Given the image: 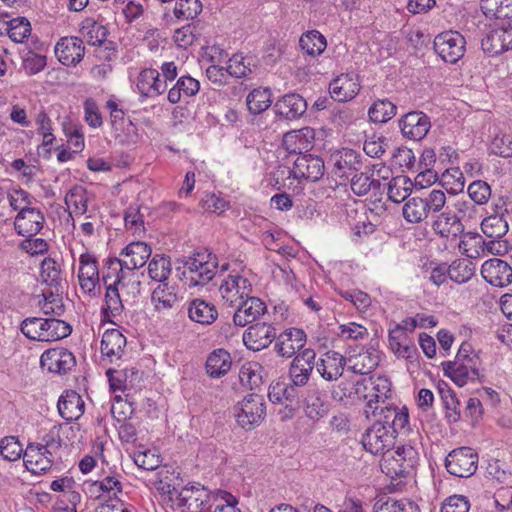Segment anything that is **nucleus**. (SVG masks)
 I'll use <instances>...</instances> for the list:
<instances>
[{
  "instance_id": "obj_34",
  "label": "nucleus",
  "mask_w": 512,
  "mask_h": 512,
  "mask_svg": "<svg viewBox=\"0 0 512 512\" xmlns=\"http://www.w3.org/2000/svg\"><path fill=\"white\" fill-rule=\"evenodd\" d=\"M106 375L109 380L110 388L116 391H126L135 387L141 380L142 372L138 369L125 368V369H108Z\"/></svg>"
},
{
  "instance_id": "obj_46",
  "label": "nucleus",
  "mask_w": 512,
  "mask_h": 512,
  "mask_svg": "<svg viewBox=\"0 0 512 512\" xmlns=\"http://www.w3.org/2000/svg\"><path fill=\"white\" fill-rule=\"evenodd\" d=\"M479 210V208L469 202H457L454 206L451 224L476 222L478 220H481L480 224H485L487 218H482V214L477 217Z\"/></svg>"
},
{
  "instance_id": "obj_43",
  "label": "nucleus",
  "mask_w": 512,
  "mask_h": 512,
  "mask_svg": "<svg viewBox=\"0 0 512 512\" xmlns=\"http://www.w3.org/2000/svg\"><path fill=\"white\" fill-rule=\"evenodd\" d=\"M374 512H420L418 506L408 499L380 497L374 504Z\"/></svg>"
},
{
  "instance_id": "obj_23",
  "label": "nucleus",
  "mask_w": 512,
  "mask_h": 512,
  "mask_svg": "<svg viewBox=\"0 0 512 512\" xmlns=\"http://www.w3.org/2000/svg\"><path fill=\"white\" fill-rule=\"evenodd\" d=\"M7 197L10 206L19 211L16 220L27 219L32 224H42L44 217L38 209L31 207L32 197L27 191L17 189L12 194H8Z\"/></svg>"
},
{
  "instance_id": "obj_12",
  "label": "nucleus",
  "mask_w": 512,
  "mask_h": 512,
  "mask_svg": "<svg viewBox=\"0 0 512 512\" xmlns=\"http://www.w3.org/2000/svg\"><path fill=\"white\" fill-rule=\"evenodd\" d=\"M396 434L390 427L374 423L363 435L362 445L371 454L383 455L394 446Z\"/></svg>"
},
{
  "instance_id": "obj_51",
  "label": "nucleus",
  "mask_w": 512,
  "mask_h": 512,
  "mask_svg": "<svg viewBox=\"0 0 512 512\" xmlns=\"http://www.w3.org/2000/svg\"><path fill=\"white\" fill-rule=\"evenodd\" d=\"M299 45L308 55L318 56L325 50L327 42L319 31L312 30L300 37Z\"/></svg>"
},
{
  "instance_id": "obj_27",
  "label": "nucleus",
  "mask_w": 512,
  "mask_h": 512,
  "mask_svg": "<svg viewBox=\"0 0 512 512\" xmlns=\"http://www.w3.org/2000/svg\"><path fill=\"white\" fill-rule=\"evenodd\" d=\"M315 130L311 127H303L287 132L283 136V147L289 154L307 153L314 145Z\"/></svg>"
},
{
  "instance_id": "obj_29",
  "label": "nucleus",
  "mask_w": 512,
  "mask_h": 512,
  "mask_svg": "<svg viewBox=\"0 0 512 512\" xmlns=\"http://www.w3.org/2000/svg\"><path fill=\"white\" fill-rule=\"evenodd\" d=\"M78 279L84 293L95 295L96 287L99 284V271L96 259L88 254H82L79 259Z\"/></svg>"
},
{
  "instance_id": "obj_40",
  "label": "nucleus",
  "mask_w": 512,
  "mask_h": 512,
  "mask_svg": "<svg viewBox=\"0 0 512 512\" xmlns=\"http://www.w3.org/2000/svg\"><path fill=\"white\" fill-rule=\"evenodd\" d=\"M80 33L91 46L102 45L109 34L108 29L93 18H86L81 22Z\"/></svg>"
},
{
  "instance_id": "obj_18",
  "label": "nucleus",
  "mask_w": 512,
  "mask_h": 512,
  "mask_svg": "<svg viewBox=\"0 0 512 512\" xmlns=\"http://www.w3.org/2000/svg\"><path fill=\"white\" fill-rule=\"evenodd\" d=\"M399 128L403 137L413 141H420L430 130L431 122L425 113L412 111L405 114L399 120Z\"/></svg>"
},
{
  "instance_id": "obj_47",
  "label": "nucleus",
  "mask_w": 512,
  "mask_h": 512,
  "mask_svg": "<svg viewBox=\"0 0 512 512\" xmlns=\"http://www.w3.org/2000/svg\"><path fill=\"white\" fill-rule=\"evenodd\" d=\"M475 273V266L469 259H458L448 266V277L455 283L468 282Z\"/></svg>"
},
{
  "instance_id": "obj_31",
  "label": "nucleus",
  "mask_w": 512,
  "mask_h": 512,
  "mask_svg": "<svg viewBox=\"0 0 512 512\" xmlns=\"http://www.w3.org/2000/svg\"><path fill=\"white\" fill-rule=\"evenodd\" d=\"M125 346V336L118 329H108L102 335L100 345L101 355L104 359L113 363L121 359Z\"/></svg>"
},
{
  "instance_id": "obj_36",
  "label": "nucleus",
  "mask_w": 512,
  "mask_h": 512,
  "mask_svg": "<svg viewBox=\"0 0 512 512\" xmlns=\"http://www.w3.org/2000/svg\"><path fill=\"white\" fill-rule=\"evenodd\" d=\"M58 411L66 421H75L84 413V401L75 391H66L58 400Z\"/></svg>"
},
{
  "instance_id": "obj_63",
  "label": "nucleus",
  "mask_w": 512,
  "mask_h": 512,
  "mask_svg": "<svg viewBox=\"0 0 512 512\" xmlns=\"http://www.w3.org/2000/svg\"><path fill=\"white\" fill-rule=\"evenodd\" d=\"M294 397L295 389L285 382L277 381L269 386L268 398L274 404L283 403L284 400L292 401Z\"/></svg>"
},
{
  "instance_id": "obj_32",
  "label": "nucleus",
  "mask_w": 512,
  "mask_h": 512,
  "mask_svg": "<svg viewBox=\"0 0 512 512\" xmlns=\"http://www.w3.org/2000/svg\"><path fill=\"white\" fill-rule=\"evenodd\" d=\"M330 404L326 394L317 387L309 388L303 399V408L306 416L318 420L329 412Z\"/></svg>"
},
{
  "instance_id": "obj_25",
  "label": "nucleus",
  "mask_w": 512,
  "mask_h": 512,
  "mask_svg": "<svg viewBox=\"0 0 512 512\" xmlns=\"http://www.w3.org/2000/svg\"><path fill=\"white\" fill-rule=\"evenodd\" d=\"M55 55L66 66H76L85 55L83 40L76 36L63 37L55 45Z\"/></svg>"
},
{
  "instance_id": "obj_9",
  "label": "nucleus",
  "mask_w": 512,
  "mask_h": 512,
  "mask_svg": "<svg viewBox=\"0 0 512 512\" xmlns=\"http://www.w3.org/2000/svg\"><path fill=\"white\" fill-rule=\"evenodd\" d=\"M219 293L224 304L232 307L251 295L252 285L245 275L233 271L222 280Z\"/></svg>"
},
{
  "instance_id": "obj_49",
  "label": "nucleus",
  "mask_w": 512,
  "mask_h": 512,
  "mask_svg": "<svg viewBox=\"0 0 512 512\" xmlns=\"http://www.w3.org/2000/svg\"><path fill=\"white\" fill-rule=\"evenodd\" d=\"M5 31L9 38L15 43H24L31 34V24L25 17H17L4 22Z\"/></svg>"
},
{
  "instance_id": "obj_57",
  "label": "nucleus",
  "mask_w": 512,
  "mask_h": 512,
  "mask_svg": "<svg viewBox=\"0 0 512 512\" xmlns=\"http://www.w3.org/2000/svg\"><path fill=\"white\" fill-rule=\"evenodd\" d=\"M252 58L234 54L228 61L225 71L236 78L247 77L252 72ZM253 67L255 65L253 64Z\"/></svg>"
},
{
  "instance_id": "obj_30",
  "label": "nucleus",
  "mask_w": 512,
  "mask_h": 512,
  "mask_svg": "<svg viewBox=\"0 0 512 512\" xmlns=\"http://www.w3.org/2000/svg\"><path fill=\"white\" fill-rule=\"evenodd\" d=\"M151 248L145 242L137 241L128 244L121 252L124 268L132 273L143 267L151 256Z\"/></svg>"
},
{
  "instance_id": "obj_62",
  "label": "nucleus",
  "mask_w": 512,
  "mask_h": 512,
  "mask_svg": "<svg viewBox=\"0 0 512 512\" xmlns=\"http://www.w3.org/2000/svg\"><path fill=\"white\" fill-rule=\"evenodd\" d=\"M41 278L50 287H58L61 281V269L52 258H45L41 263Z\"/></svg>"
},
{
  "instance_id": "obj_19",
  "label": "nucleus",
  "mask_w": 512,
  "mask_h": 512,
  "mask_svg": "<svg viewBox=\"0 0 512 512\" xmlns=\"http://www.w3.org/2000/svg\"><path fill=\"white\" fill-rule=\"evenodd\" d=\"M359 91V77L354 72L342 73L329 84L331 98L338 102H347L354 99Z\"/></svg>"
},
{
  "instance_id": "obj_55",
  "label": "nucleus",
  "mask_w": 512,
  "mask_h": 512,
  "mask_svg": "<svg viewBox=\"0 0 512 512\" xmlns=\"http://www.w3.org/2000/svg\"><path fill=\"white\" fill-rule=\"evenodd\" d=\"M171 262L168 258L155 255L148 264L149 277L160 283H165L171 273Z\"/></svg>"
},
{
  "instance_id": "obj_33",
  "label": "nucleus",
  "mask_w": 512,
  "mask_h": 512,
  "mask_svg": "<svg viewBox=\"0 0 512 512\" xmlns=\"http://www.w3.org/2000/svg\"><path fill=\"white\" fill-rule=\"evenodd\" d=\"M274 110L288 120L297 119L307 110V102L301 95L290 93L276 101Z\"/></svg>"
},
{
  "instance_id": "obj_42",
  "label": "nucleus",
  "mask_w": 512,
  "mask_h": 512,
  "mask_svg": "<svg viewBox=\"0 0 512 512\" xmlns=\"http://www.w3.org/2000/svg\"><path fill=\"white\" fill-rule=\"evenodd\" d=\"M151 300L157 311L164 312L174 307L177 303V295L167 283H160L153 290Z\"/></svg>"
},
{
  "instance_id": "obj_13",
  "label": "nucleus",
  "mask_w": 512,
  "mask_h": 512,
  "mask_svg": "<svg viewBox=\"0 0 512 512\" xmlns=\"http://www.w3.org/2000/svg\"><path fill=\"white\" fill-rule=\"evenodd\" d=\"M40 365L51 373L64 375L75 367L76 358L68 349L55 347L42 353Z\"/></svg>"
},
{
  "instance_id": "obj_60",
  "label": "nucleus",
  "mask_w": 512,
  "mask_h": 512,
  "mask_svg": "<svg viewBox=\"0 0 512 512\" xmlns=\"http://www.w3.org/2000/svg\"><path fill=\"white\" fill-rule=\"evenodd\" d=\"M22 66L28 75L41 72L46 66V56L37 54L31 49H23L21 52Z\"/></svg>"
},
{
  "instance_id": "obj_15",
  "label": "nucleus",
  "mask_w": 512,
  "mask_h": 512,
  "mask_svg": "<svg viewBox=\"0 0 512 512\" xmlns=\"http://www.w3.org/2000/svg\"><path fill=\"white\" fill-rule=\"evenodd\" d=\"M371 417L375 418V423H380L382 426H388L396 433L409 430V414L408 409L405 406L398 408L396 406L389 405L388 403H385L384 405L379 404V408L376 410V413L371 414Z\"/></svg>"
},
{
  "instance_id": "obj_38",
  "label": "nucleus",
  "mask_w": 512,
  "mask_h": 512,
  "mask_svg": "<svg viewBox=\"0 0 512 512\" xmlns=\"http://www.w3.org/2000/svg\"><path fill=\"white\" fill-rule=\"evenodd\" d=\"M231 365L230 353L222 348L215 349L206 360V372L212 378H219L229 372Z\"/></svg>"
},
{
  "instance_id": "obj_41",
  "label": "nucleus",
  "mask_w": 512,
  "mask_h": 512,
  "mask_svg": "<svg viewBox=\"0 0 512 512\" xmlns=\"http://www.w3.org/2000/svg\"><path fill=\"white\" fill-rule=\"evenodd\" d=\"M483 14L491 19H508L512 17V0H481Z\"/></svg>"
},
{
  "instance_id": "obj_53",
  "label": "nucleus",
  "mask_w": 512,
  "mask_h": 512,
  "mask_svg": "<svg viewBox=\"0 0 512 512\" xmlns=\"http://www.w3.org/2000/svg\"><path fill=\"white\" fill-rule=\"evenodd\" d=\"M369 389L372 405H384L391 396V382L386 376L371 377Z\"/></svg>"
},
{
  "instance_id": "obj_24",
  "label": "nucleus",
  "mask_w": 512,
  "mask_h": 512,
  "mask_svg": "<svg viewBox=\"0 0 512 512\" xmlns=\"http://www.w3.org/2000/svg\"><path fill=\"white\" fill-rule=\"evenodd\" d=\"M232 308L235 309L233 323L238 327H245L256 321L266 311L265 303L260 298L251 295L243 299V303H237Z\"/></svg>"
},
{
  "instance_id": "obj_28",
  "label": "nucleus",
  "mask_w": 512,
  "mask_h": 512,
  "mask_svg": "<svg viewBox=\"0 0 512 512\" xmlns=\"http://www.w3.org/2000/svg\"><path fill=\"white\" fill-rule=\"evenodd\" d=\"M306 344V334L303 330L290 328L277 337L275 351L284 358L293 357Z\"/></svg>"
},
{
  "instance_id": "obj_64",
  "label": "nucleus",
  "mask_w": 512,
  "mask_h": 512,
  "mask_svg": "<svg viewBox=\"0 0 512 512\" xmlns=\"http://www.w3.org/2000/svg\"><path fill=\"white\" fill-rule=\"evenodd\" d=\"M202 11V4L199 0H179L174 8V15L177 19H194Z\"/></svg>"
},
{
  "instance_id": "obj_4",
  "label": "nucleus",
  "mask_w": 512,
  "mask_h": 512,
  "mask_svg": "<svg viewBox=\"0 0 512 512\" xmlns=\"http://www.w3.org/2000/svg\"><path fill=\"white\" fill-rule=\"evenodd\" d=\"M325 172L324 160L310 153H300L294 160L293 167L287 169L288 176L283 181V187L300 190L304 181L317 182Z\"/></svg>"
},
{
  "instance_id": "obj_26",
  "label": "nucleus",
  "mask_w": 512,
  "mask_h": 512,
  "mask_svg": "<svg viewBox=\"0 0 512 512\" xmlns=\"http://www.w3.org/2000/svg\"><path fill=\"white\" fill-rule=\"evenodd\" d=\"M55 454L40 445L29 443L23 454L24 465L33 474L45 473L52 467Z\"/></svg>"
},
{
  "instance_id": "obj_8",
  "label": "nucleus",
  "mask_w": 512,
  "mask_h": 512,
  "mask_svg": "<svg viewBox=\"0 0 512 512\" xmlns=\"http://www.w3.org/2000/svg\"><path fill=\"white\" fill-rule=\"evenodd\" d=\"M466 349L462 346L459 350L456 361L443 363V371L456 385L462 387L469 381H475L480 373L476 367L474 357L466 354Z\"/></svg>"
},
{
  "instance_id": "obj_54",
  "label": "nucleus",
  "mask_w": 512,
  "mask_h": 512,
  "mask_svg": "<svg viewBox=\"0 0 512 512\" xmlns=\"http://www.w3.org/2000/svg\"><path fill=\"white\" fill-rule=\"evenodd\" d=\"M429 203L423 198H412L403 206V216L411 223H418L427 217Z\"/></svg>"
},
{
  "instance_id": "obj_45",
  "label": "nucleus",
  "mask_w": 512,
  "mask_h": 512,
  "mask_svg": "<svg viewBox=\"0 0 512 512\" xmlns=\"http://www.w3.org/2000/svg\"><path fill=\"white\" fill-rule=\"evenodd\" d=\"M413 182L406 176H397L387 183V194L391 201L400 203L404 201L412 191Z\"/></svg>"
},
{
  "instance_id": "obj_59",
  "label": "nucleus",
  "mask_w": 512,
  "mask_h": 512,
  "mask_svg": "<svg viewBox=\"0 0 512 512\" xmlns=\"http://www.w3.org/2000/svg\"><path fill=\"white\" fill-rule=\"evenodd\" d=\"M490 154L502 158L512 157V134L499 132L490 141L488 146Z\"/></svg>"
},
{
  "instance_id": "obj_2",
  "label": "nucleus",
  "mask_w": 512,
  "mask_h": 512,
  "mask_svg": "<svg viewBox=\"0 0 512 512\" xmlns=\"http://www.w3.org/2000/svg\"><path fill=\"white\" fill-rule=\"evenodd\" d=\"M183 280L188 288L203 287L216 275L218 260L207 250L197 251L183 260Z\"/></svg>"
},
{
  "instance_id": "obj_44",
  "label": "nucleus",
  "mask_w": 512,
  "mask_h": 512,
  "mask_svg": "<svg viewBox=\"0 0 512 512\" xmlns=\"http://www.w3.org/2000/svg\"><path fill=\"white\" fill-rule=\"evenodd\" d=\"M54 289L43 291V300L39 301V308L45 315L61 316L65 312V306L58 287Z\"/></svg>"
},
{
  "instance_id": "obj_50",
  "label": "nucleus",
  "mask_w": 512,
  "mask_h": 512,
  "mask_svg": "<svg viewBox=\"0 0 512 512\" xmlns=\"http://www.w3.org/2000/svg\"><path fill=\"white\" fill-rule=\"evenodd\" d=\"M438 389L446 409L447 418L457 422L461 417V404L456 394L446 383L439 384Z\"/></svg>"
},
{
  "instance_id": "obj_37",
  "label": "nucleus",
  "mask_w": 512,
  "mask_h": 512,
  "mask_svg": "<svg viewBox=\"0 0 512 512\" xmlns=\"http://www.w3.org/2000/svg\"><path fill=\"white\" fill-rule=\"evenodd\" d=\"M188 316L193 322L210 325L217 319L218 311L214 304L196 298L189 302Z\"/></svg>"
},
{
  "instance_id": "obj_20",
  "label": "nucleus",
  "mask_w": 512,
  "mask_h": 512,
  "mask_svg": "<svg viewBox=\"0 0 512 512\" xmlns=\"http://www.w3.org/2000/svg\"><path fill=\"white\" fill-rule=\"evenodd\" d=\"M333 174L340 179H348L361 167L360 155L353 149L343 148L330 155Z\"/></svg>"
},
{
  "instance_id": "obj_6",
  "label": "nucleus",
  "mask_w": 512,
  "mask_h": 512,
  "mask_svg": "<svg viewBox=\"0 0 512 512\" xmlns=\"http://www.w3.org/2000/svg\"><path fill=\"white\" fill-rule=\"evenodd\" d=\"M417 452L411 446H399L386 451L381 458V470L391 478L404 477L411 472Z\"/></svg>"
},
{
  "instance_id": "obj_10",
  "label": "nucleus",
  "mask_w": 512,
  "mask_h": 512,
  "mask_svg": "<svg viewBox=\"0 0 512 512\" xmlns=\"http://www.w3.org/2000/svg\"><path fill=\"white\" fill-rule=\"evenodd\" d=\"M466 40L458 31H445L438 34L433 42L435 52L443 61L455 64L465 53Z\"/></svg>"
},
{
  "instance_id": "obj_58",
  "label": "nucleus",
  "mask_w": 512,
  "mask_h": 512,
  "mask_svg": "<svg viewBox=\"0 0 512 512\" xmlns=\"http://www.w3.org/2000/svg\"><path fill=\"white\" fill-rule=\"evenodd\" d=\"M103 281L105 285L116 282L118 279L122 280V276H127L128 269L124 268V261L119 257L107 258L104 263Z\"/></svg>"
},
{
  "instance_id": "obj_52",
  "label": "nucleus",
  "mask_w": 512,
  "mask_h": 512,
  "mask_svg": "<svg viewBox=\"0 0 512 512\" xmlns=\"http://www.w3.org/2000/svg\"><path fill=\"white\" fill-rule=\"evenodd\" d=\"M397 107L387 99L375 101L369 108L368 115L372 122L386 123L396 114Z\"/></svg>"
},
{
  "instance_id": "obj_7",
  "label": "nucleus",
  "mask_w": 512,
  "mask_h": 512,
  "mask_svg": "<svg viewBox=\"0 0 512 512\" xmlns=\"http://www.w3.org/2000/svg\"><path fill=\"white\" fill-rule=\"evenodd\" d=\"M266 407L264 399L258 394H249L234 407L237 423L245 430H251L265 418Z\"/></svg>"
},
{
  "instance_id": "obj_3",
  "label": "nucleus",
  "mask_w": 512,
  "mask_h": 512,
  "mask_svg": "<svg viewBox=\"0 0 512 512\" xmlns=\"http://www.w3.org/2000/svg\"><path fill=\"white\" fill-rule=\"evenodd\" d=\"M20 330L28 339L39 342H54L68 337L71 326L56 317H29L21 322Z\"/></svg>"
},
{
  "instance_id": "obj_56",
  "label": "nucleus",
  "mask_w": 512,
  "mask_h": 512,
  "mask_svg": "<svg viewBox=\"0 0 512 512\" xmlns=\"http://www.w3.org/2000/svg\"><path fill=\"white\" fill-rule=\"evenodd\" d=\"M371 384V377L363 378L358 380L354 384L353 394L357 399L363 400L365 404L364 414L366 418H371V414H375L376 410L379 408L377 405H372V398L370 396L369 385ZM352 392L349 394L351 395Z\"/></svg>"
},
{
  "instance_id": "obj_22",
  "label": "nucleus",
  "mask_w": 512,
  "mask_h": 512,
  "mask_svg": "<svg viewBox=\"0 0 512 512\" xmlns=\"http://www.w3.org/2000/svg\"><path fill=\"white\" fill-rule=\"evenodd\" d=\"M346 365V357L333 350L325 352L315 361L316 371L329 382L338 380L343 375Z\"/></svg>"
},
{
  "instance_id": "obj_11",
  "label": "nucleus",
  "mask_w": 512,
  "mask_h": 512,
  "mask_svg": "<svg viewBox=\"0 0 512 512\" xmlns=\"http://www.w3.org/2000/svg\"><path fill=\"white\" fill-rule=\"evenodd\" d=\"M445 467L453 476L468 478L477 471L478 454L470 447L456 448L447 455Z\"/></svg>"
},
{
  "instance_id": "obj_14",
  "label": "nucleus",
  "mask_w": 512,
  "mask_h": 512,
  "mask_svg": "<svg viewBox=\"0 0 512 512\" xmlns=\"http://www.w3.org/2000/svg\"><path fill=\"white\" fill-rule=\"evenodd\" d=\"M316 353L312 349H304L292 360L289 367V378L291 386H305L315 367Z\"/></svg>"
},
{
  "instance_id": "obj_16",
  "label": "nucleus",
  "mask_w": 512,
  "mask_h": 512,
  "mask_svg": "<svg viewBox=\"0 0 512 512\" xmlns=\"http://www.w3.org/2000/svg\"><path fill=\"white\" fill-rule=\"evenodd\" d=\"M276 368L277 362L273 358H265L263 363L257 361L246 362L239 371V379L243 385L253 390L259 387L263 383V378Z\"/></svg>"
},
{
  "instance_id": "obj_5",
  "label": "nucleus",
  "mask_w": 512,
  "mask_h": 512,
  "mask_svg": "<svg viewBox=\"0 0 512 512\" xmlns=\"http://www.w3.org/2000/svg\"><path fill=\"white\" fill-rule=\"evenodd\" d=\"M218 491L211 492L200 484L182 488L171 498L173 512H212Z\"/></svg>"
},
{
  "instance_id": "obj_39",
  "label": "nucleus",
  "mask_w": 512,
  "mask_h": 512,
  "mask_svg": "<svg viewBox=\"0 0 512 512\" xmlns=\"http://www.w3.org/2000/svg\"><path fill=\"white\" fill-rule=\"evenodd\" d=\"M89 492L96 498H114L122 492V483L117 476L107 475L103 479L94 481L89 484Z\"/></svg>"
},
{
  "instance_id": "obj_1",
  "label": "nucleus",
  "mask_w": 512,
  "mask_h": 512,
  "mask_svg": "<svg viewBox=\"0 0 512 512\" xmlns=\"http://www.w3.org/2000/svg\"><path fill=\"white\" fill-rule=\"evenodd\" d=\"M122 280L107 284L103 312L108 318L122 315L126 305H132L140 294L141 281L138 273L128 272Z\"/></svg>"
},
{
  "instance_id": "obj_48",
  "label": "nucleus",
  "mask_w": 512,
  "mask_h": 512,
  "mask_svg": "<svg viewBox=\"0 0 512 512\" xmlns=\"http://www.w3.org/2000/svg\"><path fill=\"white\" fill-rule=\"evenodd\" d=\"M247 107L250 113L260 114L266 111L271 103V91L269 88L253 89L246 98Z\"/></svg>"
},
{
  "instance_id": "obj_61",
  "label": "nucleus",
  "mask_w": 512,
  "mask_h": 512,
  "mask_svg": "<svg viewBox=\"0 0 512 512\" xmlns=\"http://www.w3.org/2000/svg\"><path fill=\"white\" fill-rule=\"evenodd\" d=\"M23 446L14 436H6L0 440V455L4 460L16 461L24 454Z\"/></svg>"
},
{
  "instance_id": "obj_21",
  "label": "nucleus",
  "mask_w": 512,
  "mask_h": 512,
  "mask_svg": "<svg viewBox=\"0 0 512 512\" xmlns=\"http://www.w3.org/2000/svg\"><path fill=\"white\" fill-rule=\"evenodd\" d=\"M481 275L495 287H505L512 282V267L504 260L491 258L481 266Z\"/></svg>"
},
{
  "instance_id": "obj_35",
  "label": "nucleus",
  "mask_w": 512,
  "mask_h": 512,
  "mask_svg": "<svg viewBox=\"0 0 512 512\" xmlns=\"http://www.w3.org/2000/svg\"><path fill=\"white\" fill-rule=\"evenodd\" d=\"M347 360L348 369L356 374H368L372 372L380 361L379 351L369 348L362 349L357 354L350 355Z\"/></svg>"
},
{
  "instance_id": "obj_17",
  "label": "nucleus",
  "mask_w": 512,
  "mask_h": 512,
  "mask_svg": "<svg viewBox=\"0 0 512 512\" xmlns=\"http://www.w3.org/2000/svg\"><path fill=\"white\" fill-rule=\"evenodd\" d=\"M277 331L272 324L258 322L250 325L243 333V343L253 351L267 348L276 338Z\"/></svg>"
}]
</instances>
